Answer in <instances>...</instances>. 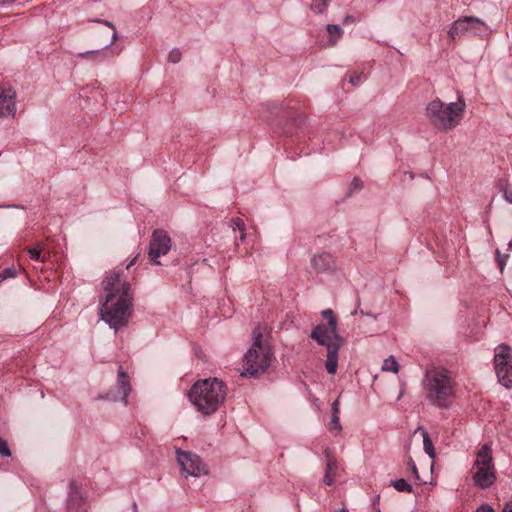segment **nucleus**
I'll list each match as a JSON object with an SVG mask.
<instances>
[{"label": "nucleus", "instance_id": "473e14b6", "mask_svg": "<svg viewBox=\"0 0 512 512\" xmlns=\"http://www.w3.org/2000/svg\"><path fill=\"white\" fill-rule=\"evenodd\" d=\"M407 469L415 476V478L419 479L417 466L411 457H409L407 461Z\"/></svg>", "mask_w": 512, "mask_h": 512}, {"label": "nucleus", "instance_id": "ddd939ff", "mask_svg": "<svg viewBox=\"0 0 512 512\" xmlns=\"http://www.w3.org/2000/svg\"><path fill=\"white\" fill-rule=\"evenodd\" d=\"M67 512H86V502L76 481L69 484Z\"/></svg>", "mask_w": 512, "mask_h": 512}, {"label": "nucleus", "instance_id": "f3484780", "mask_svg": "<svg viewBox=\"0 0 512 512\" xmlns=\"http://www.w3.org/2000/svg\"><path fill=\"white\" fill-rule=\"evenodd\" d=\"M108 46L98 50H89L85 52H79L76 54L77 57L92 61L95 64L103 63L108 59L107 53Z\"/></svg>", "mask_w": 512, "mask_h": 512}, {"label": "nucleus", "instance_id": "de8ad7c7", "mask_svg": "<svg viewBox=\"0 0 512 512\" xmlns=\"http://www.w3.org/2000/svg\"><path fill=\"white\" fill-rule=\"evenodd\" d=\"M408 174H409L410 179H412L413 178V174L412 173H408Z\"/></svg>", "mask_w": 512, "mask_h": 512}, {"label": "nucleus", "instance_id": "4be33fe9", "mask_svg": "<svg viewBox=\"0 0 512 512\" xmlns=\"http://www.w3.org/2000/svg\"><path fill=\"white\" fill-rule=\"evenodd\" d=\"M391 486L399 492L410 493L413 490L412 485L403 478L391 481Z\"/></svg>", "mask_w": 512, "mask_h": 512}, {"label": "nucleus", "instance_id": "f03ea898", "mask_svg": "<svg viewBox=\"0 0 512 512\" xmlns=\"http://www.w3.org/2000/svg\"><path fill=\"white\" fill-rule=\"evenodd\" d=\"M227 396L225 383L218 378H206L193 384L188 399L203 415H211L224 403Z\"/></svg>", "mask_w": 512, "mask_h": 512}, {"label": "nucleus", "instance_id": "9d476101", "mask_svg": "<svg viewBox=\"0 0 512 512\" xmlns=\"http://www.w3.org/2000/svg\"><path fill=\"white\" fill-rule=\"evenodd\" d=\"M427 116L437 129L445 130L448 127V106L440 100H433L428 104Z\"/></svg>", "mask_w": 512, "mask_h": 512}, {"label": "nucleus", "instance_id": "f704fd0d", "mask_svg": "<svg viewBox=\"0 0 512 512\" xmlns=\"http://www.w3.org/2000/svg\"><path fill=\"white\" fill-rule=\"evenodd\" d=\"M339 400L336 399L333 403H332V406H331V411H332V415H337L339 416V413H340V409H339Z\"/></svg>", "mask_w": 512, "mask_h": 512}, {"label": "nucleus", "instance_id": "f257e3e1", "mask_svg": "<svg viewBox=\"0 0 512 512\" xmlns=\"http://www.w3.org/2000/svg\"><path fill=\"white\" fill-rule=\"evenodd\" d=\"M103 284L105 298L99 305L100 319L117 332L128 324L131 315L130 285L117 272L108 275Z\"/></svg>", "mask_w": 512, "mask_h": 512}, {"label": "nucleus", "instance_id": "20e7f679", "mask_svg": "<svg viewBox=\"0 0 512 512\" xmlns=\"http://www.w3.org/2000/svg\"><path fill=\"white\" fill-rule=\"evenodd\" d=\"M423 387L428 401L439 408L448 406V370L430 368L426 370Z\"/></svg>", "mask_w": 512, "mask_h": 512}, {"label": "nucleus", "instance_id": "1a4fd4ad", "mask_svg": "<svg viewBox=\"0 0 512 512\" xmlns=\"http://www.w3.org/2000/svg\"><path fill=\"white\" fill-rule=\"evenodd\" d=\"M177 460L186 475L199 477L207 474V467L201 458L191 452L178 451Z\"/></svg>", "mask_w": 512, "mask_h": 512}, {"label": "nucleus", "instance_id": "58836bf2", "mask_svg": "<svg viewBox=\"0 0 512 512\" xmlns=\"http://www.w3.org/2000/svg\"><path fill=\"white\" fill-rule=\"evenodd\" d=\"M504 197H505V199H506L508 202L512 203V192H507V191H506V192L504 193Z\"/></svg>", "mask_w": 512, "mask_h": 512}, {"label": "nucleus", "instance_id": "37998d69", "mask_svg": "<svg viewBox=\"0 0 512 512\" xmlns=\"http://www.w3.org/2000/svg\"><path fill=\"white\" fill-rule=\"evenodd\" d=\"M246 238V234H245V231L244 232H240V237H239V240L240 241H244Z\"/></svg>", "mask_w": 512, "mask_h": 512}, {"label": "nucleus", "instance_id": "4c0bfd02", "mask_svg": "<svg viewBox=\"0 0 512 512\" xmlns=\"http://www.w3.org/2000/svg\"><path fill=\"white\" fill-rule=\"evenodd\" d=\"M117 37H118L117 31H116V29H114V30H113V34H112V37H111V42L107 45V46H108V48H109L110 46H112V45L115 43V41H116Z\"/></svg>", "mask_w": 512, "mask_h": 512}, {"label": "nucleus", "instance_id": "b1692460", "mask_svg": "<svg viewBox=\"0 0 512 512\" xmlns=\"http://www.w3.org/2000/svg\"><path fill=\"white\" fill-rule=\"evenodd\" d=\"M321 314L325 319H327L326 325L332 326L333 329H335V327H338V321L332 309H325L321 312Z\"/></svg>", "mask_w": 512, "mask_h": 512}, {"label": "nucleus", "instance_id": "a19ab883", "mask_svg": "<svg viewBox=\"0 0 512 512\" xmlns=\"http://www.w3.org/2000/svg\"><path fill=\"white\" fill-rule=\"evenodd\" d=\"M352 21H354V17L353 16H346L344 18L343 23L346 24V23H349V22H352Z\"/></svg>", "mask_w": 512, "mask_h": 512}, {"label": "nucleus", "instance_id": "e433bc0d", "mask_svg": "<svg viewBox=\"0 0 512 512\" xmlns=\"http://www.w3.org/2000/svg\"><path fill=\"white\" fill-rule=\"evenodd\" d=\"M476 512H494V511L488 505H482L479 509L476 510Z\"/></svg>", "mask_w": 512, "mask_h": 512}, {"label": "nucleus", "instance_id": "7c9ffc66", "mask_svg": "<svg viewBox=\"0 0 512 512\" xmlns=\"http://www.w3.org/2000/svg\"><path fill=\"white\" fill-rule=\"evenodd\" d=\"M362 187H363V181L360 178L355 177L349 185V193L359 191L362 189Z\"/></svg>", "mask_w": 512, "mask_h": 512}, {"label": "nucleus", "instance_id": "412c9836", "mask_svg": "<svg viewBox=\"0 0 512 512\" xmlns=\"http://www.w3.org/2000/svg\"><path fill=\"white\" fill-rule=\"evenodd\" d=\"M399 368L400 366L394 356H389L387 359L384 360V363L382 365L383 371H390L393 373H398Z\"/></svg>", "mask_w": 512, "mask_h": 512}, {"label": "nucleus", "instance_id": "4468645a", "mask_svg": "<svg viewBox=\"0 0 512 512\" xmlns=\"http://www.w3.org/2000/svg\"><path fill=\"white\" fill-rule=\"evenodd\" d=\"M465 101L459 97L457 102L450 103V129L456 127L463 119L465 112Z\"/></svg>", "mask_w": 512, "mask_h": 512}, {"label": "nucleus", "instance_id": "9b49d317", "mask_svg": "<svg viewBox=\"0 0 512 512\" xmlns=\"http://www.w3.org/2000/svg\"><path fill=\"white\" fill-rule=\"evenodd\" d=\"M117 394L108 393L106 396H103V399H108L113 402L122 401L125 405H127V398L131 392L130 379L127 373L120 366L118 369V376L116 381Z\"/></svg>", "mask_w": 512, "mask_h": 512}, {"label": "nucleus", "instance_id": "6ab92c4d", "mask_svg": "<svg viewBox=\"0 0 512 512\" xmlns=\"http://www.w3.org/2000/svg\"><path fill=\"white\" fill-rule=\"evenodd\" d=\"M418 432L421 434V436L423 438V448H424L425 453L431 459H434L435 449H434L431 439L429 438L428 432L426 431V429L424 427H421V426H419L415 431V433H418Z\"/></svg>", "mask_w": 512, "mask_h": 512}, {"label": "nucleus", "instance_id": "f8f14e48", "mask_svg": "<svg viewBox=\"0 0 512 512\" xmlns=\"http://www.w3.org/2000/svg\"><path fill=\"white\" fill-rule=\"evenodd\" d=\"M16 92L10 87H0V118H13L16 114Z\"/></svg>", "mask_w": 512, "mask_h": 512}, {"label": "nucleus", "instance_id": "cd10ccee", "mask_svg": "<svg viewBox=\"0 0 512 512\" xmlns=\"http://www.w3.org/2000/svg\"><path fill=\"white\" fill-rule=\"evenodd\" d=\"M329 431L339 433L342 429L340 424V418L337 415H332L331 421L328 426Z\"/></svg>", "mask_w": 512, "mask_h": 512}, {"label": "nucleus", "instance_id": "79ce46f5", "mask_svg": "<svg viewBox=\"0 0 512 512\" xmlns=\"http://www.w3.org/2000/svg\"><path fill=\"white\" fill-rule=\"evenodd\" d=\"M136 259H137V256H136V257H134V258H133V259H132L128 264H127L126 268H127V269H129L132 265H134V264H135V262H136Z\"/></svg>", "mask_w": 512, "mask_h": 512}, {"label": "nucleus", "instance_id": "49530a36", "mask_svg": "<svg viewBox=\"0 0 512 512\" xmlns=\"http://www.w3.org/2000/svg\"><path fill=\"white\" fill-rule=\"evenodd\" d=\"M508 250H511L512 251V239L510 240V242L508 243Z\"/></svg>", "mask_w": 512, "mask_h": 512}, {"label": "nucleus", "instance_id": "a878e982", "mask_svg": "<svg viewBox=\"0 0 512 512\" xmlns=\"http://www.w3.org/2000/svg\"><path fill=\"white\" fill-rule=\"evenodd\" d=\"M18 275V271L14 266L7 267L0 272V283L8 278H15Z\"/></svg>", "mask_w": 512, "mask_h": 512}, {"label": "nucleus", "instance_id": "c03bdc74", "mask_svg": "<svg viewBox=\"0 0 512 512\" xmlns=\"http://www.w3.org/2000/svg\"><path fill=\"white\" fill-rule=\"evenodd\" d=\"M334 512H349L346 508H340L335 510Z\"/></svg>", "mask_w": 512, "mask_h": 512}, {"label": "nucleus", "instance_id": "0eeeda50", "mask_svg": "<svg viewBox=\"0 0 512 512\" xmlns=\"http://www.w3.org/2000/svg\"><path fill=\"white\" fill-rule=\"evenodd\" d=\"M494 370L498 382L507 389L512 388V348L500 344L494 349Z\"/></svg>", "mask_w": 512, "mask_h": 512}, {"label": "nucleus", "instance_id": "a18cd8bd", "mask_svg": "<svg viewBox=\"0 0 512 512\" xmlns=\"http://www.w3.org/2000/svg\"><path fill=\"white\" fill-rule=\"evenodd\" d=\"M469 511V507L468 506H464L460 512H468Z\"/></svg>", "mask_w": 512, "mask_h": 512}, {"label": "nucleus", "instance_id": "aec40b11", "mask_svg": "<svg viewBox=\"0 0 512 512\" xmlns=\"http://www.w3.org/2000/svg\"><path fill=\"white\" fill-rule=\"evenodd\" d=\"M326 29L330 37L328 44L334 46L342 37L344 31L338 24H328Z\"/></svg>", "mask_w": 512, "mask_h": 512}, {"label": "nucleus", "instance_id": "6e6552de", "mask_svg": "<svg viewBox=\"0 0 512 512\" xmlns=\"http://www.w3.org/2000/svg\"><path fill=\"white\" fill-rule=\"evenodd\" d=\"M171 249V239L164 230H155L149 246V258L154 265H160V256L166 255Z\"/></svg>", "mask_w": 512, "mask_h": 512}, {"label": "nucleus", "instance_id": "7ed1b4c3", "mask_svg": "<svg viewBox=\"0 0 512 512\" xmlns=\"http://www.w3.org/2000/svg\"><path fill=\"white\" fill-rule=\"evenodd\" d=\"M310 338L318 345L326 347L325 367L329 374L334 375L337 372L338 353L343 340L338 332V327L333 329L330 325L320 323L313 328Z\"/></svg>", "mask_w": 512, "mask_h": 512}, {"label": "nucleus", "instance_id": "bb28decb", "mask_svg": "<svg viewBox=\"0 0 512 512\" xmlns=\"http://www.w3.org/2000/svg\"><path fill=\"white\" fill-rule=\"evenodd\" d=\"M508 258H509L508 254L503 255V254H501V252L499 250H496V262H497V265H498L501 273H503V271H504V268H505Z\"/></svg>", "mask_w": 512, "mask_h": 512}, {"label": "nucleus", "instance_id": "c9c22d12", "mask_svg": "<svg viewBox=\"0 0 512 512\" xmlns=\"http://www.w3.org/2000/svg\"><path fill=\"white\" fill-rule=\"evenodd\" d=\"M93 21L96 22V23L104 24V25L110 27L112 30L116 29L114 24L112 22L108 21V20L95 19Z\"/></svg>", "mask_w": 512, "mask_h": 512}, {"label": "nucleus", "instance_id": "c85d7f7f", "mask_svg": "<svg viewBox=\"0 0 512 512\" xmlns=\"http://www.w3.org/2000/svg\"><path fill=\"white\" fill-rule=\"evenodd\" d=\"M181 58L182 53L178 48H173L168 54V61L173 64L180 62Z\"/></svg>", "mask_w": 512, "mask_h": 512}, {"label": "nucleus", "instance_id": "5701e85b", "mask_svg": "<svg viewBox=\"0 0 512 512\" xmlns=\"http://www.w3.org/2000/svg\"><path fill=\"white\" fill-rule=\"evenodd\" d=\"M28 254L32 260L38 261V262H45L46 257L42 255L41 253V245L38 243L34 247H30L27 249Z\"/></svg>", "mask_w": 512, "mask_h": 512}, {"label": "nucleus", "instance_id": "393cba45", "mask_svg": "<svg viewBox=\"0 0 512 512\" xmlns=\"http://www.w3.org/2000/svg\"><path fill=\"white\" fill-rule=\"evenodd\" d=\"M329 0H312L311 10L315 13H323L328 7Z\"/></svg>", "mask_w": 512, "mask_h": 512}, {"label": "nucleus", "instance_id": "423d86ee", "mask_svg": "<svg viewBox=\"0 0 512 512\" xmlns=\"http://www.w3.org/2000/svg\"><path fill=\"white\" fill-rule=\"evenodd\" d=\"M472 474L474 484L481 489H486L494 483L496 476L489 444L482 445L478 450Z\"/></svg>", "mask_w": 512, "mask_h": 512}, {"label": "nucleus", "instance_id": "c756f323", "mask_svg": "<svg viewBox=\"0 0 512 512\" xmlns=\"http://www.w3.org/2000/svg\"><path fill=\"white\" fill-rule=\"evenodd\" d=\"M0 455L3 457L11 456V450L5 439L0 436Z\"/></svg>", "mask_w": 512, "mask_h": 512}, {"label": "nucleus", "instance_id": "dca6fc26", "mask_svg": "<svg viewBox=\"0 0 512 512\" xmlns=\"http://www.w3.org/2000/svg\"><path fill=\"white\" fill-rule=\"evenodd\" d=\"M476 24H479V21L472 17H465L464 19H459L455 21L450 28V37H454L455 35H460L470 28H474Z\"/></svg>", "mask_w": 512, "mask_h": 512}, {"label": "nucleus", "instance_id": "ea45409f", "mask_svg": "<svg viewBox=\"0 0 512 512\" xmlns=\"http://www.w3.org/2000/svg\"><path fill=\"white\" fill-rule=\"evenodd\" d=\"M503 512H512V502L505 505Z\"/></svg>", "mask_w": 512, "mask_h": 512}, {"label": "nucleus", "instance_id": "2eb2a0df", "mask_svg": "<svg viewBox=\"0 0 512 512\" xmlns=\"http://www.w3.org/2000/svg\"><path fill=\"white\" fill-rule=\"evenodd\" d=\"M311 264L319 271H328L334 267V259L329 253H320L312 257Z\"/></svg>", "mask_w": 512, "mask_h": 512}, {"label": "nucleus", "instance_id": "39448f33", "mask_svg": "<svg viewBox=\"0 0 512 512\" xmlns=\"http://www.w3.org/2000/svg\"><path fill=\"white\" fill-rule=\"evenodd\" d=\"M272 353L263 346L262 335L256 331L253 332V344L244 355L243 359V376L254 377L259 373H263L271 363Z\"/></svg>", "mask_w": 512, "mask_h": 512}, {"label": "nucleus", "instance_id": "72a5a7b5", "mask_svg": "<svg viewBox=\"0 0 512 512\" xmlns=\"http://www.w3.org/2000/svg\"><path fill=\"white\" fill-rule=\"evenodd\" d=\"M362 82H363V75L362 74L354 73L350 77V83L353 84V85H360Z\"/></svg>", "mask_w": 512, "mask_h": 512}, {"label": "nucleus", "instance_id": "2f4dec72", "mask_svg": "<svg viewBox=\"0 0 512 512\" xmlns=\"http://www.w3.org/2000/svg\"><path fill=\"white\" fill-rule=\"evenodd\" d=\"M231 226L233 228L234 231L238 230L240 232H244L245 231V223L242 219L240 218H233L232 221H231Z\"/></svg>", "mask_w": 512, "mask_h": 512}, {"label": "nucleus", "instance_id": "a211bd4d", "mask_svg": "<svg viewBox=\"0 0 512 512\" xmlns=\"http://www.w3.org/2000/svg\"><path fill=\"white\" fill-rule=\"evenodd\" d=\"M327 457V463H326V471L323 477V482L331 486L334 483V477L337 473L338 465L337 461L331 457L329 454L326 455Z\"/></svg>", "mask_w": 512, "mask_h": 512}]
</instances>
